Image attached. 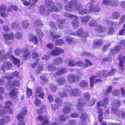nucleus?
I'll list each match as a JSON object with an SVG mask.
<instances>
[{"mask_svg": "<svg viewBox=\"0 0 125 125\" xmlns=\"http://www.w3.org/2000/svg\"><path fill=\"white\" fill-rule=\"evenodd\" d=\"M45 3V7L41 6L40 8L39 11L41 14L45 13L46 14L48 15L50 13L53 11L56 12L59 11V9L55 6L51 0H46Z\"/></svg>", "mask_w": 125, "mask_h": 125, "instance_id": "nucleus-1", "label": "nucleus"}, {"mask_svg": "<svg viewBox=\"0 0 125 125\" xmlns=\"http://www.w3.org/2000/svg\"><path fill=\"white\" fill-rule=\"evenodd\" d=\"M12 105V103L10 102L8 100L6 101L5 102V109H1L0 111V116L4 117L3 115L7 113H12V110L9 107L11 106ZM4 118L0 119V125H4L6 122L10 120V118L8 116H5V118L4 117Z\"/></svg>", "mask_w": 125, "mask_h": 125, "instance_id": "nucleus-2", "label": "nucleus"}, {"mask_svg": "<svg viewBox=\"0 0 125 125\" xmlns=\"http://www.w3.org/2000/svg\"><path fill=\"white\" fill-rule=\"evenodd\" d=\"M120 101L117 100L115 99L112 104V107H111L112 112L115 114L118 117H125V113L121 110H118V108L120 105Z\"/></svg>", "mask_w": 125, "mask_h": 125, "instance_id": "nucleus-3", "label": "nucleus"}, {"mask_svg": "<svg viewBox=\"0 0 125 125\" xmlns=\"http://www.w3.org/2000/svg\"><path fill=\"white\" fill-rule=\"evenodd\" d=\"M108 97H106L104 99L103 103L99 102L98 103L97 107L98 110V112L99 114L98 118L99 121L100 122H101L103 120L102 116L103 114V112L102 109L99 108V107L102 105L104 106L105 105L107 104L108 103Z\"/></svg>", "mask_w": 125, "mask_h": 125, "instance_id": "nucleus-4", "label": "nucleus"}, {"mask_svg": "<svg viewBox=\"0 0 125 125\" xmlns=\"http://www.w3.org/2000/svg\"><path fill=\"white\" fill-rule=\"evenodd\" d=\"M27 112L26 107H24L22 108L21 111V114H18L17 117V119L19 121V125H25V122L24 120V117L21 115V114L23 115H26L27 114Z\"/></svg>", "mask_w": 125, "mask_h": 125, "instance_id": "nucleus-5", "label": "nucleus"}, {"mask_svg": "<svg viewBox=\"0 0 125 125\" xmlns=\"http://www.w3.org/2000/svg\"><path fill=\"white\" fill-rule=\"evenodd\" d=\"M74 8L75 10H78L79 13L81 14H86L89 12L86 9L82 8V4H75Z\"/></svg>", "mask_w": 125, "mask_h": 125, "instance_id": "nucleus-6", "label": "nucleus"}, {"mask_svg": "<svg viewBox=\"0 0 125 125\" xmlns=\"http://www.w3.org/2000/svg\"><path fill=\"white\" fill-rule=\"evenodd\" d=\"M50 25L52 29L51 30V36L52 37L53 39L59 38L60 36L56 35L54 34V33L56 32V28L55 26L54 23L53 22H50Z\"/></svg>", "mask_w": 125, "mask_h": 125, "instance_id": "nucleus-7", "label": "nucleus"}, {"mask_svg": "<svg viewBox=\"0 0 125 125\" xmlns=\"http://www.w3.org/2000/svg\"><path fill=\"white\" fill-rule=\"evenodd\" d=\"M100 72H101V71L97 73L96 75L97 76L92 75L90 79V86L93 85H94L93 83L94 82L97 83L101 82V80L100 79H95V78L97 77L98 76V77H101L99 75H102V74L100 73ZM103 78L104 77H103Z\"/></svg>", "mask_w": 125, "mask_h": 125, "instance_id": "nucleus-8", "label": "nucleus"}, {"mask_svg": "<svg viewBox=\"0 0 125 125\" xmlns=\"http://www.w3.org/2000/svg\"><path fill=\"white\" fill-rule=\"evenodd\" d=\"M7 58L12 59L13 62L14 64L17 65V66L19 67L20 66V61L19 60L15 58L14 56L12 55L10 53H8L7 54Z\"/></svg>", "mask_w": 125, "mask_h": 125, "instance_id": "nucleus-9", "label": "nucleus"}, {"mask_svg": "<svg viewBox=\"0 0 125 125\" xmlns=\"http://www.w3.org/2000/svg\"><path fill=\"white\" fill-rule=\"evenodd\" d=\"M76 0H73L69 2H67L64 6V9L66 10L69 11H70L72 10L73 4L75 3Z\"/></svg>", "mask_w": 125, "mask_h": 125, "instance_id": "nucleus-10", "label": "nucleus"}, {"mask_svg": "<svg viewBox=\"0 0 125 125\" xmlns=\"http://www.w3.org/2000/svg\"><path fill=\"white\" fill-rule=\"evenodd\" d=\"M9 88H12L13 89L10 92L9 95L11 97V98L12 99H14L15 100H17L16 99V97L17 96V94H18L17 91H16L14 88L13 87L14 86H8Z\"/></svg>", "mask_w": 125, "mask_h": 125, "instance_id": "nucleus-11", "label": "nucleus"}, {"mask_svg": "<svg viewBox=\"0 0 125 125\" xmlns=\"http://www.w3.org/2000/svg\"><path fill=\"white\" fill-rule=\"evenodd\" d=\"M7 7L5 6H2L0 7V14L2 17L6 18L8 16L7 14L6 13Z\"/></svg>", "mask_w": 125, "mask_h": 125, "instance_id": "nucleus-12", "label": "nucleus"}, {"mask_svg": "<svg viewBox=\"0 0 125 125\" xmlns=\"http://www.w3.org/2000/svg\"><path fill=\"white\" fill-rule=\"evenodd\" d=\"M115 71V69H112L110 70L108 74L107 72L105 71H101L100 73L102 74V75H99L101 77H105L107 76H110L114 74Z\"/></svg>", "mask_w": 125, "mask_h": 125, "instance_id": "nucleus-13", "label": "nucleus"}, {"mask_svg": "<svg viewBox=\"0 0 125 125\" xmlns=\"http://www.w3.org/2000/svg\"><path fill=\"white\" fill-rule=\"evenodd\" d=\"M64 31L66 34H69L70 35H73L74 36H77L78 37H81L82 34L83 33V30L82 29H79L76 32L71 33H70L69 30H67V29Z\"/></svg>", "mask_w": 125, "mask_h": 125, "instance_id": "nucleus-14", "label": "nucleus"}, {"mask_svg": "<svg viewBox=\"0 0 125 125\" xmlns=\"http://www.w3.org/2000/svg\"><path fill=\"white\" fill-rule=\"evenodd\" d=\"M55 102L57 105V106L56 105L52 104L51 105V107L52 109L53 110H55L58 108V107L60 106L62 104V102L61 99L58 98H55Z\"/></svg>", "mask_w": 125, "mask_h": 125, "instance_id": "nucleus-15", "label": "nucleus"}, {"mask_svg": "<svg viewBox=\"0 0 125 125\" xmlns=\"http://www.w3.org/2000/svg\"><path fill=\"white\" fill-rule=\"evenodd\" d=\"M64 51L61 48H57L52 50L51 54L52 55H59V53H62Z\"/></svg>", "mask_w": 125, "mask_h": 125, "instance_id": "nucleus-16", "label": "nucleus"}, {"mask_svg": "<svg viewBox=\"0 0 125 125\" xmlns=\"http://www.w3.org/2000/svg\"><path fill=\"white\" fill-rule=\"evenodd\" d=\"M100 11V7L97 5H91L89 9V12H99Z\"/></svg>", "mask_w": 125, "mask_h": 125, "instance_id": "nucleus-17", "label": "nucleus"}, {"mask_svg": "<svg viewBox=\"0 0 125 125\" xmlns=\"http://www.w3.org/2000/svg\"><path fill=\"white\" fill-rule=\"evenodd\" d=\"M73 107V105L69 103L66 104L65 107L63 109L62 112L64 114H66L69 112L71 109Z\"/></svg>", "mask_w": 125, "mask_h": 125, "instance_id": "nucleus-18", "label": "nucleus"}, {"mask_svg": "<svg viewBox=\"0 0 125 125\" xmlns=\"http://www.w3.org/2000/svg\"><path fill=\"white\" fill-rule=\"evenodd\" d=\"M95 29L99 32L104 33L106 31V28L105 27L102 26L100 25H98L95 28Z\"/></svg>", "mask_w": 125, "mask_h": 125, "instance_id": "nucleus-19", "label": "nucleus"}, {"mask_svg": "<svg viewBox=\"0 0 125 125\" xmlns=\"http://www.w3.org/2000/svg\"><path fill=\"white\" fill-rule=\"evenodd\" d=\"M87 115L86 113H84L81 115L80 118L82 120L79 125H86V123L84 121L87 119Z\"/></svg>", "mask_w": 125, "mask_h": 125, "instance_id": "nucleus-20", "label": "nucleus"}, {"mask_svg": "<svg viewBox=\"0 0 125 125\" xmlns=\"http://www.w3.org/2000/svg\"><path fill=\"white\" fill-rule=\"evenodd\" d=\"M4 39L6 41L11 40L13 39L14 37V35L12 32L10 33L9 34L5 33L3 35Z\"/></svg>", "mask_w": 125, "mask_h": 125, "instance_id": "nucleus-21", "label": "nucleus"}, {"mask_svg": "<svg viewBox=\"0 0 125 125\" xmlns=\"http://www.w3.org/2000/svg\"><path fill=\"white\" fill-rule=\"evenodd\" d=\"M78 104L77 105V108L79 110H82L83 109V107L85 106V105L83 102V99L82 98L79 99L78 100Z\"/></svg>", "mask_w": 125, "mask_h": 125, "instance_id": "nucleus-22", "label": "nucleus"}, {"mask_svg": "<svg viewBox=\"0 0 125 125\" xmlns=\"http://www.w3.org/2000/svg\"><path fill=\"white\" fill-rule=\"evenodd\" d=\"M22 52H23V59L24 60L26 59L27 58L30 57L31 55H30V53L27 49L23 48L22 50Z\"/></svg>", "mask_w": 125, "mask_h": 125, "instance_id": "nucleus-23", "label": "nucleus"}, {"mask_svg": "<svg viewBox=\"0 0 125 125\" xmlns=\"http://www.w3.org/2000/svg\"><path fill=\"white\" fill-rule=\"evenodd\" d=\"M36 93L38 94V96L42 98H43L44 96V94L43 93L41 87L40 86L37 87L36 90Z\"/></svg>", "mask_w": 125, "mask_h": 125, "instance_id": "nucleus-24", "label": "nucleus"}, {"mask_svg": "<svg viewBox=\"0 0 125 125\" xmlns=\"http://www.w3.org/2000/svg\"><path fill=\"white\" fill-rule=\"evenodd\" d=\"M38 119L40 121H44L42 125L40 124V125H47L49 123V121L45 116L43 117L42 116L39 115L38 117Z\"/></svg>", "mask_w": 125, "mask_h": 125, "instance_id": "nucleus-25", "label": "nucleus"}, {"mask_svg": "<svg viewBox=\"0 0 125 125\" xmlns=\"http://www.w3.org/2000/svg\"><path fill=\"white\" fill-rule=\"evenodd\" d=\"M70 94L74 96H78L80 94L79 90L76 89L72 90L70 92Z\"/></svg>", "mask_w": 125, "mask_h": 125, "instance_id": "nucleus-26", "label": "nucleus"}, {"mask_svg": "<svg viewBox=\"0 0 125 125\" xmlns=\"http://www.w3.org/2000/svg\"><path fill=\"white\" fill-rule=\"evenodd\" d=\"M11 64L10 62H6L3 64V66L2 67V69L4 70L6 69L7 70L9 69V68L11 66Z\"/></svg>", "mask_w": 125, "mask_h": 125, "instance_id": "nucleus-27", "label": "nucleus"}, {"mask_svg": "<svg viewBox=\"0 0 125 125\" xmlns=\"http://www.w3.org/2000/svg\"><path fill=\"white\" fill-rule=\"evenodd\" d=\"M78 18L77 17V19H74L73 18L72 19L73 20L72 22V23L73 25V26L75 28H76L77 27L79 26V22L77 20Z\"/></svg>", "mask_w": 125, "mask_h": 125, "instance_id": "nucleus-28", "label": "nucleus"}, {"mask_svg": "<svg viewBox=\"0 0 125 125\" xmlns=\"http://www.w3.org/2000/svg\"><path fill=\"white\" fill-rule=\"evenodd\" d=\"M57 22L58 24V27L60 29H62L63 25L65 22L64 20H59L57 21Z\"/></svg>", "mask_w": 125, "mask_h": 125, "instance_id": "nucleus-29", "label": "nucleus"}, {"mask_svg": "<svg viewBox=\"0 0 125 125\" xmlns=\"http://www.w3.org/2000/svg\"><path fill=\"white\" fill-rule=\"evenodd\" d=\"M119 58L120 59H121L119 61L120 63H119V65L121 67V70H123V63L124 62L125 60V56H123L122 58L121 56L120 55L119 56Z\"/></svg>", "mask_w": 125, "mask_h": 125, "instance_id": "nucleus-30", "label": "nucleus"}, {"mask_svg": "<svg viewBox=\"0 0 125 125\" xmlns=\"http://www.w3.org/2000/svg\"><path fill=\"white\" fill-rule=\"evenodd\" d=\"M34 25L36 27L40 28L43 25V24L40 20H36L34 22Z\"/></svg>", "mask_w": 125, "mask_h": 125, "instance_id": "nucleus-31", "label": "nucleus"}, {"mask_svg": "<svg viewBox=\"0 0 125 125\" xmlns=\"http://www.w3.org/2000/svg\"><path fill=\"white\" fill-rule=\"evenodd\" d=\"M121 48L120 46L119 45L115 46V47L114 49H112L110 50V52L113 54L118 53L119 52V50Z\"/></svg>", "mask_w": 125, "mask_h": 125, "instance_id": "nucleus-32", "label": "nucleus"}, {"mask_svg": "<svg viewBox=\"0 0 125 125\" xmlns=\"http://www.w3.org/2000/svg\"><path fill=\"white\" fill-rule=\"evenodd\" d=\"M11 28L12 29L18 31L20 30L21 27L18 24L14 22L12 23Z\"/></svg>", "mask_w": 125, "mask_h": 125, "instance_id": "nucleus-33", "label": "nucleus"}, {"mask_svg": "<svg viewBox=\"0 0 125 125\" xmlns=\"http://www.w3.org/2000/svg\"><path fill=\"white\" fill-rule=\"evenodd\" d=\"M90 19V16H87L85 17L82 18L80 19L82 23H87L88 21Z\"/></svg>", "mask_w": 125, "mask_h": 125, "instance_id": "nucleus-34", "label": "nucleus"}, {"mask_svg": "<svg viewBox=\"0 0 125 125\" xmlns=\"http://www.w3.org/2000/svg\"><path fill=\"white\" fill-rule=\"evenodd\" d=\"M63 62V60L61 58H57L55 59H54L53 60L54 63L57 65L62 63Z\"/></svg>", "mask_w": 125, "mask_h": 125, "instance_id": "nucleus-35", "label": "nucleus"}, {"mask_svg": "<svg viewBox=\"0 0 125 125\" xmlns=\"http://www.w3.org/2000/svg\"><path fill=\"white\" fill-rule=\"evenodd\" d=\"M66 71V69L65 68L61 67L59 68L57 72L56 73L58 75H60L65 73Z\"/></svg>", "mask_w": 125, "mask_h": 125, "instance_id": "nucleus-36", "label": "nucleus"}, {"mask_svg": "<svg viewBox=\"0 0 125 125\" xmlns=\"http://www.w3.org/2000/svg\"><path fill=\"white\" fill-rule=\"evenodd\" d=\"M103 43V42L102 40H97L95 41L94 44L97 46H101Z\"/></svg>", "mask_w": 125, "mask_h": 125, "instance_id": "nucleus-37", "label": "nucleus"}, {"mask_svg": "<svg viewBox=\"0 0 125 125\" xmlns=\"http://www.w3.org/2000/svg\"><path fill=\"white\" fill-rule=\"evenodd\" d=\"M65 79L63 78H58L57 81L59 84L60 85H63L65 82Z\"/></svg>", "mask_w": 125, "mask_h": 125, "instance_id": "nucleus-38", "label": "nucleus"}, {"mask_svg": "<svg viewBox=\"0 0 125 125\" xmlns=\"http://www.w3.org/2000/svg\"><path fill=\"white\" fill-rule=\"evenodd\" d=\"M70 79L73 82H75L78 81L79 79V77L77 75H73L70 77Z\"/></svg>", "mask_w": 125, "mask_h": 125, "instance_id": "nucleus-39", "label": "nucleus"}, {"mask_svg": "<svg viewBox=\"0 0 125 125\" xmlns=\"http://www.w3.org/2000/svg\"><path fill=\"white\" fill-rule=\"evenodd\" d=\"M64 16L67 17H68L70 18L74 19H77V16L75 15L69 14L68 13H66L64 14Z\"/></svg>", "mask_w": 125, "mask_h": 125, "instance_id": "nucleus-40", "label": "nucleus"}, {"mask_svg": "<svg viewBox=\"0 0 125 125\" xmlns=\"http://www.w3.org/2000/svg\"><path fill=\"white\" fill-rule=\"evenodd\" d=\"M36 33L37 36L39 38H41L43 36L42 32L41 31V30L39 29H37L36 30Z\"/></svg>", "mask_w": 125, "mask_h": 125, "instance_id": "nucleus-41", "label": "nucleus"}, {"mask_svg": "<svg viewBox=\"0 0 125 125\" xmlns=\"http://www.w3.org/2000/svg\"><path fill=\"white\" fill-rule=\"evenodd\" d=\"M67 96V93L65 91L61 92L59 93V97L61 98H65Z\"/></svg>", "mask_w": 125, "mask_h": 125, "instance_id": "nucleus-42", "label": "nucleus"}, {"mask_svg": "<svg viewBox=\"0 0 125 125\" xmlns=\"http://www.w3.org/2000/svg\"><path fill=\"white\" fill-rule=\"evenodd\" d=\"M4 52L5 51L4 50L1 51L0 50V59L2 60L6 59L7 58V56L6 57L4 54Z\"/></svg>", "mask_w": 125, "mask_h": 125, "instance_id": "nucleus-43", "label": "nucleus"}, {"mask_svg": "<svg viewBox=\"0 0 125 125\" xmlns=\"http://www.w3.org/2000/svg\"><path fill=\"white\" fill-rule=\"evenodd\" d=\"M111 5L113 7L116 6L118 4L119 2L118 0H111Z\"/></svg>", "mask_w": 125, "mask_h": 125, "instance_id": "nucleus-44", "label": "nucleus"}, {"mask_svg": "<svg viewBox=\"0 0 125 125\" xmlns=\"http://www.w3.org/2000/svg\"><path fill=\"white\" fill-rule=\"evenodd\" d=\"M29 23L27 21L25 20L23 22L22 27L24 29H27L29 27Z\"/></svg>", "mask_w": 125, "mask_h": 125, "instance_id": "nucleus-45", "label": "nucleus"}, {"mask_svg": "<svg viewBox=\"0 0 125 125\" xmlns=\"http://www.w3.org/2000/svg\"><path fill=\"white\" fill-rule=\"evenodd\" d=\"M41 78L42 80V83L43 85H45V84L47 83H48L47 78L43 76H42L41 77Z\"/></svg>", "mask_w": 125, "mask_h": 125, "instance_id": "nucleus-46", "label": "nucleus"}, {"mask_svg": "<svg viewBox=\"0 0 125 125\" xmlns=\"http://www.w3.org/2000/svg\"><path fill=\"white\" fill-rule=\"evenodd\" d=\"M56 68L55 66L52 64L49 65L48 67V70L51 72L55 70Z\"/></svg>", "mask_w": 125, "mask_h": 125, "instance_id": "nucleus-47", "label": "nucleus"}, {"mask_svg": "<svg viewBox=\"0 0 125 125\" xmlns=\"http://www.w3.org/2000/svg\"><path fill=\"white\" fill-rule=\"evenodd\" d=\"M97 24L96 21L93 20H91L89 22V25L92 27H94Z\"/></svg>", "mask_w": 125, "mask_h": 125, "instance_id": "nucleus-48", "label": "nucleus"}, {"mask_svg": "<svg viewBox=\"0 0 125 125\" xmlns=\"http://www.w3.org/2000/svg\"><path fill=\"white\" fill-rule=\"evenodd\" d=\"M27 96L28 97H29L32 95V90L28 88L27 87L26 89Z\"/></svg>", "mask_w": 125, "mask_h": 125, "instance_id": "nucleus-49", "label": "nucleus"}, {"mask_svg": "<svg viewBox=\"0 0 125 125\" xmlns=\"http://www.w3.org/2000/svg\"><path fill=\"white\" fill-rule=\"evenodd\" d=\"M68 64L70 66L73 67L76 65V62L75 61L70 60L68 62Z\"/></svg>", "mask_w": 125, "mask_h": 125, "instance_id": "nucleus-50", "label": "nucleus"}, {"mask_svg": "<svg viewBox=\"0 0 125 125\" xmlns=\"http://www.w3.org/2000/svg\"><path fill=\"white\" fill-rule=\"evenodd\" d=\"M12 84L14 85L19 86L20 85V82L17 79H14L12 82Z\"/></svg>", "mask_w": 125, "mask_h": 125, "instance_id": "nucleus-51", "label": "nucleus"}, {"mask_svg": "<svg viewBox=\"0 0 125 125\" xmlns=\"http://www.w3.org/2000/svg\"><path fill=\"white\" fill-rule=\"evenodd\" d=\"M56 44L58 45H62L64 43V41L62 39H58L56 41Z\"/></svg>", "mask_w": 125, "mask_h": 125, "instance_id": "nucleus-52", "label": "nucleus"}, {"mask_svg": "<svg viewBox=\"0 0 125 125\" xmlns=\"http://www.w3.org/2000/svg\"><path fill=\"white\" fill-rule=\"evenodd\" d=\"M106 21L108 25H109V24H110L111 25H116L117 24L116 22H114L108 19H106Z\"/></svg>", "mask_w": 125, "mask_h": 125, "instance_id": "nucleus-53", "label": "nucleus"}, {"mask_svg": "<svg viewBox=\"0 0 125 125\" xmlns=\"http://www.w3.org/2000/svg\"><path fill=\"white\" fill-rule=\"evenodd\" d=\"M110 45L111 44L109 43L103 47L102 49V51L104 52L106 51L107 50L109 47L110 46Z\"/></svg>", "mask_w": 125, "mask_h": 125, "instance_id": "nucleus-54", "label": "nucleus"}, {"mask_svg": "<svg viewBox=\"0 0 125 125\" xmlns=\"http://www.w3.org/2000/svg\"><path fill=\"white\" fill-rule=\"evenodd\" d=\"M22 52V50L18 48L15 50L14 53L16 55H17L21 54Z\"/></svg>", "mask_w": 125, "mask_h": 125, "instance_id": "nucleus-55", "label": "nucleus"}, {"mask_svg": "<svg viewBox=\"0 0 125 125\" xmlns=\"http://www.w3.org/2000/svg\"><path fill=\"white\" fill-rule=\"evenodd\" d=\"M15 36L16 38L20 39L22 37V35L21 33L17 32L15 35Z\"/></svg>", "mask_w": 125, "mask_h": 125, "instance_id": "nucleus-56", "label": "nucleus"}, {"mask_svg": "<svg viewBox=\"0 0 125 125\" xmlns=\"http://www.w3.org/2000/svg\"><path fill=\"white\" fill-rule=\"evenodd\" d=\"M112 16L114 18L116 19L119 17L120 14L119 13L116 12H114L113 13Z\"/></svg>", "mask_w": 125, "mask_h": 125, "instance_id": "nucleus-57", "label": "nucleus"}, {"mask_svg": "<svg viewBox=\"0 0 125 125\" xmlns=\"http://www.w3.org/2000/svg\"><path fill=\"white\" fill-rule=\"evenodd\" d=\"M125 14L121 16L119 21V23L122 24L125 21Z\"/></svg>", "mask_w": 125, "mask_h": 125, "instance_id": "nucleus-58", "label": "nucleus"}, {"mask_svg": "<svg viewBox=\"0 0 125 125\" xmlns=\"http://www.w3.org/2000/svg\"><path fill=\"white\" fill-rule=\"evenodd\" d=\"M114 31V28L111 27L109 28L107 31V32L108 34L111 35L113 33Z\"/></svg>", "mask_w": 125, "mask_h": 125, "instance_id": "nucleus-59", "label": "nucleus"}, {"mask_svg": "<svg viewBox=\"0 0 125 125\" xmlns=\"http://www.w3.org/2000/svg\"><path fill=\"white\" fill-rule=\"evenodd\" d=\"M34 104L37 106H39L41 104V101L37 98H36L34 102Z\"/></svg>", "mask_w": 125, "mask_h": 125, "instance_id": "nucleus-60", "label": "nucleus"}, {"mask_svg": "<svg viewBox=\"0 0 125 125\" xmlns=\"http://www.w3.org/2000/svg\"><path fill=\"white\" fill-rule=\"evenodd\" d=\"M82 55H86L89 57H91L92 55L89 53H88L85 51L83 52H82Z\"/></svg>", "mask_w": 125, "mask_h": 125, "instance_id": "nucleus-61", "label": "nucleus"}, {"mask_svg": "<svg viewBox=\"0 0 125 125\" xmlns=\"http://www.w3.org/2000/svg\"><path fill=\"white\" fill-rule=\"evenodd\" d=\"M88 83L85 81H83L81 82L80 83L81 86H85V85H88Z\"/></svg>", "mask_w": 125, "mask_h": 125, "instance_id": "nucleus-62", "label": "nucleus"}, {"mask_svg": "<svg viewBox=\"0 0 125 125\" xmlns=\"http://www.w3.org/2000/svg\"><path fill=\"white\" fill-rule=\"evenodd\" d=\"M68 117L65 116L64 115H62L60 116L59 117V119L61 121H64L65 120L67 119Z\"/></svg>", "mask_w": 125, "mask_h": 125, "instance_id": "nucleus-63", "label": "nucleus"}, {"mask_svg": "<svg viewBox=\"0 0 125 125\" xmlns=\"http://www.w3.org/2000/svg\"><path fill=\"white\" fill-rule=\"evenodd\" d=\"M111 0H103V3L105 5H108L111 4Z\"/></svg>", "mask_w": 125, "mask_h": 125, "instance_id": "nucleus-64", "label": "nucleus"}]
</instances>
